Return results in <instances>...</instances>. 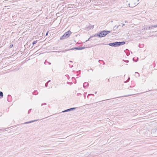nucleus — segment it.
Masks as SVG:
<instances>
[{
  "mask_svg": "<svg viewBox=\"0 0 157 157\" xmlns=\"http://www.w3.org/2000/svg\"><path fill=\"white\" fill-rule=\"evenodd\" d=\"M110 32H111L109 31H106L104 30L100 32L99 34H97V36H96L95 35L94 36H98L100 37H102L105 36L107 34L110 33Z\"/></svg>",
  "mask_w": 157,
  "mask_h": 157,
  "instance_id": "f257e3e1",
  "label": "nucleus"
},
{
  "mask_svg": "<svg viewBox=\"0 0 157 157\" xmlns=\"http://www.w3.org/2000/svg\"><path fill=\"white\" fill-rule=\"evenodd\" d=\"M85 48V47H76L75 48H71V49H67V50L65 49L64 50L61 51H54V52H65L66 51H70V50H74V49H76L77 50H81L84 49Z\"/></svg>",
  "mask_w": 157,
  "mask_h": 157,
  "instance_id": "f03ea898",
  "label": "nucleus"
},
{
  "mask_svg": "<svg viewBox=\"0 0 157 157\" xmlns=\"http://www.w3.org/2000/svg\"><path fill=\"white\" fill-rule=\"evenodd\" d=\"M108 45L111 46L117 47L118 46L117 42L109 43Z\"/></svg>",
  "mask_w": 157,
  "mask_h": 157,
  "instance_id": "7ed1b4c3",
  "label": "nucleus"
},
{
  "mask_svg": "<svg viewBox=\"0 0 157 157\" xmlns=\"http://www.w3.org/2000/svg\"><path fill=\"white\" fill-rule=\"evenodd\" d=\"M71 33H72L69 30L67 32H66L64 34L66 36V37L67 38L70 36Z\"/></svg>",
  "mask_w": 157,
  "mask_h": 157,
  "instance_id": "20e7f679",
  "label": "nucleus"
},
{
  "mask_svg": "<svg viewBox=\"0 0 157 157\" xmlns=\"http://www.w3.org/2000/svg\"><path fill=\"white\" fill-rule=\"evenodd\" d=\"M76 109V108L74 107V108H72L70 109H66L65 110H64L62 112L64 113V112H67L73 110L74 109Z\"/></svg>",
  "mask_w": 157,
  "mask_h": 157,
  "instance_id": "39448f33",
  "label": "nucleus"
},
{
  "mask_svg": "<svg viewBox=\"0 0 157 157\" xmlns=\"http://www.w3.org/2000/svg\"><path fill=\"white\" fill-rule=\"evenodd\" d=\"M118 46L123 45L125 44V41L117 42Z\"/></svg>",
  "mask_w": 157,
  "mask_h": 157,
  "instance_id": "423d86ee",
  "label": "nucleus"
},
{
  "mask_svg": "<svg viewBox=\"0 0 157 157\" xmlns=\"http://www.w3.org/2000/svg\"><path fill=\"white\" fill-rule=\"evenodd\" d=\"M37 121V120H34V121H30L25 122L24 123H23V124H29V123L33 122L36 121Z\"/></svg>",
  "mask_w": 157,
  "mask_h": 157,
  "instance_id": "0eeeda50",
  "label": "nucleus"
},
{
  "mask_svg": "<svg viewBox=\"0 0 157 157\" xmlns=\"http://www.w3.org/2000/svg\"><path fill=\"white\" fill-rule=\"evenodd\" d=\"M61 11H60V12H59L58 13H56V16L57 17H59L60 16L62 15V14L61 13Z\"/></svg>",
  "mask_w": 157,
  "mask_h": 157,
  "instance_id": "6e6552de",
  "label": "nucleus"
},
{
  "mask_svg": "<svg viewBox=\"0 0 157 157\" xmlns=\"http://www.w3.org/2000/svg\"><path fill=\"white\" fill-rule=\"evenodd\" d=\"M67 38L66 37V36L64 34L63 36H61L60 38V40H63L65 38Z\"/></svg>",
  "mask_w": 157,
  "mask_h": 157,
  "instance_id": "1a4fd4ad",
  "label": "nucleus"
},
{
  "mask_svg": "<svg viewBox=\"0 0 157 157\" xmlns=\"http://www.w3.org/2000/svg\"><path fill=\"white\" fill-rule=\"evenodd\" d=\"M136 4V3H135L134 5H132L131 3V6H130V4L129 3H128V5L129 6V7H134L135 6V5Z\"/></svg>",
  "mask_w": 157,
  "mask_h": 157,
  "instance_id": "9d476101",
  "label": "nucleus"
},
{
  "mask_svg": "<svg viewBox=\"0 0 157 157\" xmlns=\"http://www.w3.org/2000/svg\"><path fill=\"white\" fill-rule=\"evenodd\" d=\"M134 95V94H129V95H124L123 96H121V97H128V96H132V95Z\"/></svg>",
  "mask_w": 157,
  "mask_h": 157,
  "instance_id": "9b49d317",
  "label": "nucleus"
},
{
  "mask_svg": "<svg viewBox=\"0 0 157 157\" xmlns=\"http://www.w3.org/2000/svg\"><path fill=\"white\" fill-rule=\"evenodd\" d=\"M88 85V82H85L84 83L83 86H86Z\"/></svg>",
  "mask_w": 157,
  "mask_h": 157,
  "instance_id": "f8f14e48",
  "label": "nucleus"
},
{
  "mask_svg": "<svg viewBox=\"0 0 157 157\" xmlns=\"http://www.w3.org/2000/svg\"><path fill=\"white\" fill-rule=\"evenodd\" d=\"M51 81L50 80H49L45 84V86L46 87H47L48 86V83L50 82Z\"/></svg>",
  "mask_w": 157,
  "mask_h": 157,
  "instance_id": "ddd939ff",
  "label": "nucleus"
},
{
  "mask_svg": "<svg viewBox=\"0 0 157 157\" xmlns=\"http://www.w3.org/2000/svg\"><path fill=\"white\" fill-rule=\"evenodd\" d=\"M37 42V40L36 41H34L33 42V45H34L35 44H36Z\"/></svg>",
  "mask_w": 157,
  "mask_h": 157,
  "instance_id": "4468645a",
  "label": "nucleus"
},
{
  "mask_svg": "<svg viewBox=\"0 0 157 157\" xmlns=\"http://www.w3.org/2000/svg\"><path fill=\"white\" fill-rule=\"evenodd\" d=\"M152 27H153L154 28H156L157 27V25H152Z\"/></svg>",
  "mask_w": 157,
  "mask_h": 157,
  "instance_id": "2eb2a0df",
  "label": "nucleus"
},
{
  "mask_svg": "<svg viewBox=\"0 0 157 157\" xmlns=\"http://www.w3.org/2000/svg\"><path fill=\"white\" fill-rule=\"evenodd\" d=\"M13 44H11V45H10L9 46V48H12V47H13Z\"/></svg>",
  "mask_w": 157,
  "mask_h": 157,
  "instance_id": "dca6fc26",
  "label": "nucleus"
},
{
  "mask_svg": "<svg viewBox=\"0 0 157 157\" xmlns=\"http://www.w3.org/2000/svg\"><path fill=\"white\" fill-rule=\"evenodd\" d=\"M123 61H124L125 62H126V63H128V62H129V61H128V60H126V61H125V60H124L123 59Z\"/></svg>",
  "mask_w": 157,
  "mask_h": 157,
  "instance_id": "f3484780",
  "label": "nucleus"
},
{
  "mask_svg": "<svg viewBox=\"0 0 157 157\" xmlns=\"http://www.w3.org/2000/svg\"><path fill=\"white\" fill-rule=\"evenodd\" d=\"M32 109H30L29 111H28V113L29 114L30 112H31V110Z\"/></svg>",
  "mask_w": 157,
  "mask_h": 157,
  "instance_id": "a211bd4d",
  "label": "nucleus"
},
{
  "mask_svg": "<svg viewBox=\"0 0 157 157\" xmlns=\"http://www.w3.org/2000/svg\"><path fill=\"white\" fill-rule=\"evenodd\" d=\"M115 27H116V26L114 27H113V29H114L115 28V29H117V28H118V26H116V28H115Z\"/></svg>",
  "mask_w": 157,
  "mask_h": 157,
  "instance_id": "6ab92c4d",
  "label": "nucleus"
},
{
  "mask_svg": "<svg viewBox=\"0 0 157 157\" xmlns=\"http://www.w3.org/2000/svg\"><path fill=\"white\" fill-rule=\"evenodd\" d=\"M101 60H99V62L100 61H101ZM103 62V64L104 65L105 64V63L104 62V61L103 60H101Z\"/></svg>",
  "mask_w": 157,
  "mask_h": 157,
  "instance_id": "aec40b11",
  "label": "nucleus"
},
{
  "mask_svg": "<svg viewBox=\"0 0 157 157\" xmlns=\"http://www.w3.org/2000/svg\"><path fill=\"white\" fill-rule=\"evenodd\" d=\"M43 105H46V103H44V104H41V106H43Z\"/></svg>",
  "mask_w": 157,
  "mask_h": 157,
  "instance_id": "412c9836",
  "label": "nucleus"
},
{
  "mask_svg": "<svg viewBox=\"0 0 157 157\" xmlns=\"http://www.w3.org/2000/svg\"><path fill=\"white\" fill-rule=\"evenodd\" d=\"M122 24V26L123 27V26H124L125 25L124 24H123L122 23L121 24Z\"/></svg>",
  "mask_w": 157,
  "mask_h": 157,
  "instance_id": "4be33fe9",
  "label": "nucleus"
},
{
  "mask_svg": "<svg viewBox=\"0 0 157 157\" xmlns=\"http://www.w3.org/2000/svg\"><path fill=\"white\" fill-rule=\"evenodd\" d=\"M48 32L46 33V36H47V35H48Z\"/></svg>",
  "mask_w": 157,
  "mask_h": 157,
  "instance_id": "5701e85b",
  "label": "nucleus"
},
{
  "mask_svg": "<svg viewBox=\"0 0 157 157\" xmlns=\"http://www.w3.org/2000/svg\"><path fill=\"white\" fill-rule=\"evenodd\" d=\"M109 100V99H107L105 100ZM104 101H105V100H104ZM103 101V100L102 101Z\"/></svg>",
  "mask_w": 157,
  "mask_h": 157,
  "instance_id": "b1692460",
  "label": "nucleus"
},
{
  "mask_svg": "<svg viewBox=\"0 0 157 157\" xmlns=\"http://www.w3.org/2000/svg\"><path fill=\"white\" fill-rule=\"evenodd\" d=\"M108 82L109 81V79H108Z\"/></svg>",
  "mask_w": 157,
  "mask_h": 157,
  "instance_id": "393cba45",
  "label": "nucleus"
},
{
  "mask_svg": "<svg viewBox=\"0 0 157 157\" xmlns=\"http://www.w3.org/2000/svg\"><path fill=\"white\" fill-rule=\"evenodd\" d=\"M69 62H72V61H69Z\"/></svg>",
  "mask_w": 157,
  "mask_h": 157,
  "instance_id": "a878e982",
  "label": "nucleus"
},
{
  "mask_svg": "<svg viewBox=\"0 0 157 157\" xmlns=\"http://www.w3.org/2000/svg\"><path fill=\"white\" fill-rule=\"evenodd\" d=\"M49 63V64H51L50 63Z\"/></svg>",
  "mask_w": 157,
  "mask_h": 157,
  "instance_id": "bb28decb",
  "label": "nucleus"
},
{
  "mask_svg": "<svg viewBox=\"0 0 157 157\" xmlns=\"http://www.w3.org/2000/svg\"><path fill=\"white\" fill-rule=\"evenodd\" d=\"M127 22V21H125V23H126Z\"/></svg>",
  "mask_w": 157,
  "mask_h": 157,
  "instance_id": "cd10ccee",
  "label": "nucleus"
},
{
  "mask_svg": "<svg viewBox=\"0 0 157 157\" xmlns=\"http://www.w3.org/2000/svg\"><path fill=\"white\" fill-rule=\"evenodd\" d=\"M91 95H94V94H91Z\"/></svg>",
  "mask_w": 157,
  "mask_h": 157,
  "instance_id": "c85d7f7f",
  "label": "nucleus"
},
{
  "mask_svg": "<svg viewBox=\"0 0 157 157\" xmlns=\"http://www.w3.org/2000/svg\"><path fill=\"white\" fill-rule=\"evenodd\" d=\"M90 39V38H89V39H88V40H89V39Z\"/></svg>",
  "mask_w": 157,
  "mask_h": 157,
  "instance_id": "c756f323",
  "label": "nucleus"
},
{
  "mask_svg": "<svg viewBox=\"0 0 157 157\" xmlns=\"http://www.w3.org/2000/svg\"><path fill=\"white\" fill-rule=\"evenodd\" d=\"M90 70H91L92 71H93V70L92 69H91Z\"/></svg>",
  "mask_w": 157,
  "mask_h": 157,
  "instance_id": "7c9ffc66",
  "label": "nucleus"
},
{
  "mask_svg": "<svg viewBox=\"0 0 157 157\" xmlns=\"http://www.w3.org/2000/svg\"><path fill=\"white\" fill-rule=\"evenodd\" d=\"M151 90H149V91H151Z\"/></svg>",
  "mask_w": 157,
  "mask_h": 157,
  "instance_id": "2f4dec72",
  "label": "nucleus"
},
{
  "mask_svg": "<svg viewBox=\"0 0 157 157\" xmlns=\"http://www.w3.org/2000/svg\"><path fill=\"white\" fill-rule=\"evenodd\" d=\"M128 2L127 1H126V3H127Z\"/></svg>",
  "mask_w": 157,
  "mask_h": 157,
  "instance_id": "473e14b6",
  "label": "nucleus"
}]
</instances>
